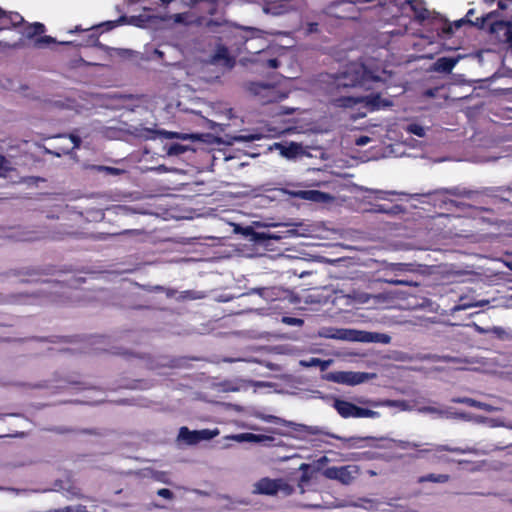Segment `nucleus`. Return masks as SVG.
<instances>
[{"label": "nucleus", "mask_w": 512, "mask_h": 512, "mask_svg": "<svg viewBox=\"0 0 512 512\" xmlns=\"http://www.w3.org/2000/svg\"><path fill=\"white\" fill-rule=\"evenodd\" d=\"M475 13L476 11L474 8H471L467 11L464 17L467 21V25L476 27L478 29H484L489 26L490 33L496 34L497 39L508 44L509 48L512 50V24L503 20H496L492 22L491 20L497 15L496 11L489 12L485 15L473 19Z\"/></svg>", "instance_id": "1"}, {"label": "nucleus", "mask_w": 512, "mask_h": 512, "mask_svg": "<svg viewBox=\"0 0 512 512\" xmlns=\"http://www.w3.org/2000/svg\"><path fill=\"white\" fill-rule=\"evenodd\" d=\"M364 103L369 111H377L382 108L391 107L393 102L389 99H383L380 93H371L362 97L342 96L335 98L333 104L342 108H353L357 104Z\"/></svg>", "instance_id": "2"}, {"label": "nucleus", "mask_w": 512, "mask_h": 512, "mask_svg": "<svg viewBox=\"0 0 512 512\" xmlns=\"http://www.w3.org/2000/svg\"><path fill=\"white\" fill-rule=\"evenodd\" d=\"M293 491V487L282 478L271 479L269 477H263L254 483L252 493L256 495L275 496L280 492L283 496H289Z\"/></svg>", "instance_id": "3"}, {"label": "nucleus", "mask_w": 512, "mask_h": 512, "mask_svg": "<svg viewBox=\"0 0 512 512\" xmlns=\"http://www.w3.org/2000/svg\"><path fill=\"white\" fill-rule=\"evenodd\" d=\"M255 28L237 26L225 33L226 44L230 50L237 56L245 51L248 40L252 39L256 33Z\"/></svg>", "instance_id": "4"}, {"label": "nucleus", "mask_w": 512, "mask_h": 512, "mask_svg": "<svg viewBox=\"0 0 512 512\" xmlns=\"http://www.w3.org/2000/svg\"><path fill=\"white\" fill-rule=\"evenodd\" d=\"M333 407L343 418H378L379 412L359 407L349 401L335 399Z\"/></svg>", "instance_id": "5"}, {"label": "nucleus", "mask_w": 512, "mask_h": 512, "mask_svg": "<svg viewBox=\"0 0 512 512\" xmlns=\"http://www.w3.org/2000/svg\"><path fill=\"white\" fill-rule=\"evenodd\" d=\"M128 134L142 140H155L157 138L174 139L180 138L177 132H170L163 129L144 127L143 125L129 126L127 129Z\"/></svg>", "instance_id": "6"}, {"label": "nucleus", "mask_w": 512, "mask_h": 512, "mask_svg": "<svg viewBox=\"0 0 512 512\" xmlns=\"http://www.w3.org/2000/svg\"><path fill=\"white\" fill-rule=\"evenodd\" d=\"M219 435V430L202 429L190 430L188 427L183 426L179 429L178 438L188 445H196L204 440H211Z\"/></svg>", "instance_id": "7"}, {"label": "nucleus", "mask_w": 512, "mask_h": 512, "mask_svg": "<svg viewBox=\"0 0 512 512\" xmlns=\"http://www.w3.org/2000/svg\"><path fill=\"white\" fill-rule=\"evenodd\" d=\"M237 57L238 56L230 50L227 44L217 43L214 52L210 56V62L232 69L236 65Z\"/></svg>", "instance_id": "8"}, {"label": "nucleus", "mask_w": 512, "mask_h": 512, "mask_svg": "<svg viewBox=\"0 0 512 512\" xmlns=\"http://www.w3.org/2000/svg\"><path fill=\"white\" fill-rule=\"evenodd\" d=\"M357 473L356 466H341V467H328L323 470V476L330 480H337L342 484L348 485L350 484Z\"/></svg>", "instance_id": "9"}, {"label": "nucleus", "mask_w": 512, "mask_h": 512, "mask_svg": "<svg viewBox=\"0 0 512 512\" xmlns=\"http://www.w3.org/2000/svg\"><path fill=\"white\" fill-rule=\"evenodd\" d=\"M489 304V300L480 299L475 292L470 290L465 294H462L458 297V301L455 305H453L449 311L453 315L458 311L466 310L472 307H483Z\"/></svg>", "instance_id": "10"}, {"label": "nucleus", "mask_w": 512, "mask_h": 512, "mask_svg": "<svg viewBox=\"0 0 512 512\" xmlns=\"http://www.w3.org/2000/svg\"><path fill=\"white\" fill-rule=\"evenodd\" d=\"M329 379L336 383L354 386L370 379V375L365 372L340 371L331 373Z\"/></svg>", "instance_id": "11"}, {"label": "nucleus", "mask_w": 512, "mask_h": 512, "mask_svg": "<svg viewBox=\"0 0 512 512\" xmlns=\"http://www.w3.org/2000/svg\"><path fill=\"white\" fill-rule=\"evenodd\" d=\"M100 33L97 31L94 26L88 27L85 29V35L83 36L82 40L79 42H72V41H66V42H60L62 45H75V46H85V47H97L103 51H108L111 48L102 44L99 41Z\"/></svg>", "instance_id": "12"}, {"label": "nucleus", "mask_w": 512, "mask_h": 512, "mask_svg": "<svg viewBox=\"0 0 512 512\" xmlns=\"http://www.w3.org/2000/svg\"><path fill=\"white\" fill-rule=\"evenodd\" d=\"M368 71L364 66L359 67L357 70L352 72H347L343 77L344 81L340 82L339 85L344 87H356V86H364L366 81V76Z\"/></svg>", "instance_id": "13"}, {"label": "nucleus", "mask_w": 512, "mask_h": 512, "mask_svg": "<svg viewBox=\"0 0 512 512\" xmlns=\"http://www.w3.org/2000/svg\"><path fill=\"white\" fill-rule=\"evenodd\" d=\"M292 10L290 0H274L267 2L264 6V12L273 16H280L289 13Z\"/></svg>", "instance_id": "14"}, {"label": "nucleus", "mask_w": 512, "mask_h": 512, "mask_svg": "<svg viewBox=\"0 0 512 512\" xmlns=\"http://www.w3.org/2000/svg\"><path fill=\"white\" fill-rule=\"evenodd\" d=\"M137 21H138V17L132 16L129 18L126 15H122L116 20L105 21L98 25H93V26L97 31H99V29H101V31L99 32L101 34L103 32L111 31L120 25L136 24Z\"/></svg>", "instance_id": "15"}, {"label": "nucleus", "mask_w": 512, "mask_h": 512, "mask_svg": "<svg viewBox=\"0 0 512 512\" xmlns=\"http://www.w3.org/2000/svg\"><path fill=\"white\" fill-rule=\"evenodd\" d=\"M405 5H408L413 12L414 18L423 22L430 16L429 10L425 7V3L422 0H404Z\"/></svg>", "instance_id": "16"}, {"label": "nucleus", "mask_w": 512, "mask_h": 512, "mask_svg": "<svg viewBox=\"0 0 512 512\" xmlns=\"http://www.w3.org/2000/svg\"><path fill=\"white\" fill-rule=\"evenodd\" d=\"M364 403L369 404L372 407H397L402 410L407 407V404L404 400L383 399L376 401H365Z\"/></svg>", "instance_id": "17"}, {"label": "nucleus", "mask_w": 512, "mask_h": 512, "mask_svg": "<svg viewBox=\"0 0 512 512\" xmlns=\"http://www.w3.org/2000/svg\"><path fill=\"white\" fill-rule=\"evenodd\" d=\"M45 32V25L40 22L28 24L23 29V35L28 39H33Z\"/></svg>", "instance_id": "18"}, {"label": "nucleus", "mask_w": 512, "mask_h": 512, "mask_svg": "<svg viewBox=\"0 0 512 512\" xmlns=\"http://www.w3.org/2000/svg\"><path fill=\"white\" fill-rule=\"evenodd\" d=\"M449 480H450V475H448V474L429 473V474L420 476L417 479V483H419V484L426 483V482L447 483Z\"/></svg>", "instance_id": "19"}, {"label": "nucleus", "mask_w": 512, "mask_h": 512, "mask_svg": "<svg viewBox=\"0 0 512 512\" xmlns=\"http://www.w3.org/2000/svg\"><path fill=\"white\" fill-rule=\"evenodd\" d=\"M467 21L465 18H461L459 20L454 21L453 23L448 22L447 20L444 21L442 27H441V34L444 36H450L453 34L454 29H459L463 25H466Z\"/></svg>", "instance_id": "20"}, {"label": "nucleus", "mask_w": 512, "mask_h": 512, "mask_svg": "<svg viewBox=\"0 0 512 512\" xmlns=\"http://www.w3.org/2000/svg\"><path fill=\"white\" fill-rule=\"evenodd\" d=\"M453 403L465 404L469 407L487 410V404L469 397H456L451 400Z\"/></svg>", "instance_id": "21"}, {"label": "nucleus", "mask_w": 512, "mask_h": 512, "mask_svg": "<svg viewBox=\"0 0 512 512\" xmlns=\"http://www.w3.org/2000/svg\"><path fill=\"white\" fill-rule=\"evenodd\" d=\"M300 364L304 367H319L320 370L326 371L330 365V361L322 360L320 358L312 357L309 360H302Z\"/></svg>", "instance_id": "22"}, {"label": "nucleus", "mask_w": 512, "mask_h": 512, "mask_svg": "<svg viewBox=\"0 0 512 512\" xmlns=\"http://www.w3.org/2000/svg\"><path fill=\"white\" fill-rule=\"evenodd\" d=\"M298 196L305 200L318 202L321 201L326 194L318 190H303L298 193Z\"/></svg>", "instance_id": "23"}, {"label": "nucleus", "mask_w": 512, "mask_h": 512, "mask_svg": "<svg viewBox=\"0 0 512 512\" xmlns=\"http://www.w3.org/2000/svg\"><path fill=\"white\" fill-rule=\"evenodd\" d=\"M231 439H234L237 442H261L264 439V436L253 433H241L233 435Z\"/></svg>", "instance_id": "24"}, {"label": "nucleus", "mask_w": 512, "mask_h": 512, "mask_svg": "<svg viewBox=\"0 0 512 512\" xmlns=\"http://www.w3.org/2000/svg\"><path fill=\"white\" fill-rule=\"evenodd\" d=\"M457 60L451 57L439 58L436 62L438 69L444 72H450L456 65Z\"/></svg>", "instance_id": "25"}, {"label": "nucleus", "mask_w": 512, "mask_h": 512, "mask_svg": "<svg viewBox=\"0 0 512 512\" xmlns=\"http://www.w3.org/2000/svg\"><path fill=\"white\" fill-rule=\"evenodd\" d=\"M14 168L11 166L10 161L2 154H0V177L6 178Z\"/></svg>", "instance_id": "26"}, {"label": "nucleus", "mask_w": 512, "mask_h": 512, "mask_svg": "<svg viewBox=\"0 0 512 512\" xmlns=\"http://www.w3.org/2000/svg\"><path fill=\"white\" fill-rule=\"evenodd\" d=\"M188 150L187 146L179 143H172L168 146L167 153L170 156H179Z\"/></svg>", "instance_id": "27"}, {"label": "nucleus", "mask_w": 512, "mask_h": 512, "mask_svg": "<svg viewBox=\"0 0 512 512\" xmlns=\"http://www.w3.org/2000/svg\"><path fill=\"white\" fill-rule=\"evenodd\" d=\"M251 90L255 94H261L262 91H266L267 93H274L275 88L274 86L265 83H252Z\"/></svg>", "instance_id": "28"}, {"label": "nucleus", "mask_w": 512, "mask_h": 512, "mask_svg": "<svg viewBox=\"0 0 512 512\" xmlns=\"http://www.w3.org/2000/svg\"><path fill=\"white\" fill-rule=\"evenodd\" d=\"M56 43V39L51 37V36H48V35H44V36H39L37 37L35 40H34V47L36 48H42L46 45H50V44H54Z\"/></svg>", "instance_id": "29"}, {"label": "nucleus", "mask_w": 512, "mask_h": 512, "mask_svg": "<svg viewBox=\"0 0 512 512\" xmlns=\"http://www.w3.org/2000/svg\"><path fill=\"white\" fill-rule=\"evenodd\" d=\"M300 146L292 142L288 147H283L281 154L287 158L295 157L299 152Z\"/></svg>", "instance_id": "30"}, {"label": "nucleus", "mask_w": 512, "mask_h": 512, "mask_svg": "<svg viewBox=\"0 0 512 512\" xmlns=\"http://www.w3.org/2000/svg\"><path fill=\"white\" fill-rule=\"evenodd\" d=\"M358 333L359 332L356 330L341 329L338 330V335L336 337L339 339L362 340V338L355 336Z\"/></svg>", "instance_id": "31"}, {"label": "nucleus", "mask_w": 512, "mask_h": 512, "mask_svg": "<svg viewBox=\"0 0 512 512\" xmlns=\"http://www.w3.org/2000/svg\"><path fill=\"white\" fill-rule=\"evenodd\" d=\"M8 18L11 27H17L24 23V18L18 12H8Z\"/></svg>", "instance_id": "32"}, {"label": "nucleus", "mask_w": 512, "mask_h": 512, "mask_svg": "<svg viewBox=\"0 0 512 512\" xmlns=\"http://www.w3.org/2000/svg\"><path fill=\"white\" fill-rule=\"evenodd\" d=\"M437 452L447 451L452 453L464 454L467 450L459 448V447H451L449 445H437L434 449Z\"/></svg>", "instance_id": "33"}, {"label": "nucleus", "mask_w": 512, "mask_h": 512, "mask_svg": "<svg viewBox=\"0 0 512 512\" xmlns=\"http://www.w3.org/2000/svg\"><path fill=\"white\" fill-rule=\"evenodd\" d=\"M190 14L187 12L177 13L172 16L173 21L178 24L189 25L192 21L188 20Z\"/></svg>", "instance_id": "34"}, {"label": "nucleus", "mask_w": 512, "mask_h": 512, "mask_svg": "<svg viewBox=\"0 0 512 512\" xmlns=\"http://www.w3.org/2000/svg\"><path fill=\"white\" fill-rule=\"evenodd\" d=\"M228 25L227 20H215V19H209L205 22V27L210 31H215V27H222Z\"/></svg>", "instance_id": "35"}, {"label": "nucleus", "mask_w": 512, "mask_h": 512, "mask_svg": "<svg viewBox=\"0 0 512 512\" xmlns=\"http://www.w3.org/2000/svg\"><path fill=\"white\" fill-rule=\"evenodd\" d=\"M9 22L8 12L0 8V30L12 28Z\"/></svg>", "instance_id": "36"}, {"label": "nucleus", "mask_w": 512, "mask_h": 512, "mask_svg": "<svg viewBox=\"0 0 512 512\" xmlns=\"http://www.w3.org/2000/svg\"><path fill=\"white\" fill-rule=\"evenodd\" d=\"M407 131L418 136V137H424L425 136V129L419 125V124H410L407 128Z\"/></svg>", "instance_id": "37"}, {"label": "nucleus", "mask_w": 512, "mask_h": 512, "mask_svg": "<svg viewBox=\"0 0 512 512\" xmlns=\"http://www.w3.org/2000/svg\"><path fill=\"white\" fill-rule=\"evenodd\" d=\"M157 495L168 500H172L174 498V493L168 488L159 489L157 491Z\"/></svg>", "instance_id": "38"}, {"label": "nucleus", "mask_w": 512, "mask_h": 512, "mask_svg": "<svg viewBox=\"0 0 512 512\" xmlns=\"http://www.w3.org/2000/svg\"><path fill=\"white\" fill-rule=\"evenodd\" d=\"M42 273L38 270H35V269H31V270H27L24 275L26 276H29V277H34V276H38V275H41ZM23 282H37L39 281V279H36V278H29V279H25V280H22Z\"/></svg>", "instance_id": "39"}, {"label": "nucleus", "mask_w": 512, "mask_h": 512, "mask_svg": "<svg viewBox=\"0 0 512 512\" xmlns=\"http://www.w3.org/2000/svg\"><path fill=\"white\" fill-rule=\"evenodd\" d=\"M283 322L294 326H301L304 323L302 319L295 317H283Z\"/></svg>", "instance_id": "40"}, {"label": "nucleus", "mask_w": 512, "mask_h": 512, "mask_svg": "<svg viewBox=\"0 0 512 512\" xmlns=\"http://www.w3.org/2000/svg\"><path fill=\"white\" fill-rule=\"evenodd\" d=\"M76 235H77V233H75V232H56V233H54V234L51 236V238H52L53 240H63V239H65V237H67V236H73V237H75Z\"/></svg>", "instance_id": "41"}, {"label": "nucleus", "mask_w": 512, "mask_h": 512, "mask_svg": "<svg viewBox=\"0 0 512 512\" xmlns=\"http://www.w3.org/2000/svg\"><path fill=\"white\" fill-rule=\"evenodd\" d=\"M379 4L381 6L393 4L402 8L406 2L404 0H379Z\"/></svg>", "instance_id": "42"}, {"label": "nucleus", "mask_w": 512, "mask_h": 512, "mask_svg": "<svg viewBox=\"0 0 512 512\" xmlns=\"http://www.w3.org/2000/svg\"><path fill=\"white\" fill-rule=\"evenodd\" d=\"M490 333L497 336L499 339H503L506 336V331L502 327H492L490 328Z\"/></svg>", "instance_id": "43"}, {"label": "nucleus", "mask_w": 512, "mask_h": 512, "mask_svg": "<svg viewBox=\"0 0 512 512\" xmlns=\"http://www.w3.org/2000/svg\"><path fill=\"white\" fill-rule=\"evenodd\" d=\"M411 264L406 263H394L391 265L392 269L395 271H410Z\"/></svg>", "instance_id": "44"}, {"label": "nucleus", "mask_w": 512, "mask_h": 512, "mask_svg": "<svg viewBox=\"0 0 512 512\" xmlns=\"http://www.w3.org/2000/svg\"><path fill=\"white\" fill-rule=\"evenodd\" d=\"M69 139L73 143V148L78 149L81 146L82 140L78 135L71 133L69 134Z\"/></svg>", "instance_id": "45"}, {"label": "nucleus", "mask_w": 512, "mask_h": 512, "mask_svg": "<svg viewBox=\"0 0 512 512\" xmlns=\"http://www.w3.org/2000/svg\"><path fill=\"white\" fill-rule=\"evenodd\" d=\"M472 327L479 334H490V328H484L478 325L477 323H473Z\"/></svg>", "instance_id": "46"}, {"label": "nucleus", "mask_w": 512, "mask_h": 512, "mask_svg": "<svg viewBox=\"0 0 512 512\" xmlns=\"http://www.w3.org/2000/svg\"><path fill=\"white\" fill-rule=\"evenodd\" d=\"M99 170H105L106 172H108L109 174H112V175H118L121 172V170L118 168L107 167V166H100Z\"/></svg>", "instance_id": "47"}, {"label": "nucleus", "mask_w": 512, "mask_h": 512, "mask_svg": "<svg viewBox=\"0 0 512 512\" xmlns=\"http://www.w3.org/2000/svg\"><path fill=\"white\" fill-rule=\"evenodd\" d=\"M369 142H370V137H368V136H360L355 140V144L357 146H364Z\"/></svg>", "instance_id": "48"}, {"label": "nucleus", "mask_w": 512, "mask_h": 512, "mask_svg": "<svg viewBox=\"0 0 512 512\" xmlns=\"http://www.w3.org/2000/svg\"><path fill=\"white\" fill-rule=\"evenodd\" d=\"M299 427H301V429H297L298 431L305 430L310 434H318L319 433V429L317 427H308L305 425H299Z\"/></svg>", "instance_id": "49"}, {"label": "nucleus", "mask_w": 512, "mask_h": 512, "mask_svg": "<svg viewBox=\"0 0 512 512\" xmlns=\"http://www.w3.org/2000/svg\"><path fill=\"white\" fill-rule=\"evenodd\" d=\"M267 67L269 68H278L279 65H280V61L277 59V58H271V59H268L267 60V63H266Z\"/></svg>", "instance_id": "50"}, {"label": "nucleus", "mask_w": 512, "mask_h": 512, "mask_svg": "<svg viewBox=\"0 0 512 512\" xmlns=\"http://www.w3.org/2000/svg\"><path fill=\"white\" fill-rule=\"evenodd\" d=\"M387 282L389 284H393V285H412L411 282H408L406 280H399V279H391V280H387Z\"/></svg>", "instance_id": "51"}, {"label": "nucleus", "mask_w": 512, "mask_h": 512, "mask_svg": "<svg viewBox=\"0 0 512 512\" xmlns=\"http://www.w3.org/2000/svg\"><path fill=\"white\" fill-rule=\"evenodd\" d=\"M268 421H271V422H274V423H278V422H283L285 425L287 426H291V425H295L294 423L292 422H287L285 420H281L280 418L276 417V416H269V419Z\"/></svg>", "instance_id": "52"}, {"label": "nucleus", "mask_w": 512, "mask_h": 512, "mask_svg": "<svg viewBox=\"0 0 512 512\" xmlns=\"http://www.w3.org/2000/svg\"><path fill=\"white\" fill-rule=\"evenodd\" d=\"M115 355H121V356H135V354L128 352L127 350L118 349L112 352Z\"/></svg>", "instance_id": "53"}, {"label": "nucleus", "mask_w": 512, "mask_h": 512, "mask_svg": "<svg viewBox=\"0 0 512 512\" xmlns=\"http://www.w3.org/2000/svg\"><path fill=\"white\" fill-rule=\"evenodd\" d=\"M509 3H512V0H499L498 8L501 10H505L507 9Z\"/></svg>", "instance_id": "54"}, {"label": "nucleus", "mask_w": 512, "mask_h": 512, "mask_svg": "<svg viewBox=\"0 0 512 512\" xmlns=\"http://www.w3.org/2000/svg\"><path fill=\"white\" fill-rule=\"evenodd\" d=\"M85 29H86V28H82V26H81V25H77V26H75V28H74V29L69 30V33H71V34H73V33H77V32H83V33H85Z\"/></svg>", "instance_id": "55"}, {"label": "nucleus", "mask_w": 512, "mask_h": 512, "mask_svg": "<svg viewBox=\"0 0 512 512\" xmlns=\"http://www.w3.org/2000/svg\"><path fill=\"white\" fill-rule=\"evenodd\" d=\"M118 131L114 128H107L105 131L106 136L112 137L114 136Z\"/></svg>", "instance_id": "56"}, {"label": "nucleus", "mask_w": 512, "mask_h": 512, "mask_svg": "<svg viewBox=\"0 0 512 512\" xmlns=\"http://www.w3.org/2000/svg\"><path fill=\"white\" fill-rule=\"evenodd\" d=\"M318 24L317 23H310L309 24V31L310 32H316L318 30Z\"/></svg>", "instance_id": "57"}, {"label": "nucleus", "mask_w": 512, "mask_h": 512, "mask_svg": "<svg viewBox=\"0 0 512 512\" xmlns=\"http://www.w3.org/2000/svg\"><path fill=\"white\" fill-rule=\"evenodd\" d=\"M185 293L188 294L191 299L198 298L197 296L194 295V292H192V291H186Z\"/></svg>", "instance_id": "58"}, {"label": "nucleus", "mask_w": 512, "mask_h": 512, "mask_svg": "<svg viewBox=\"0 0 512 512\" xmlns=\"http://www.w3.org/2000/svg\"><path fill=\"white\" fill-rule=\"evenodd\" d=\"M161 3L165 6L169 5L171 2H173L174 0H160Z\"/></svg>", "instance_id": "59"}, {"label": "nucleus", "mask_w": 512, "mask_h": 512, "mask_svg": "<svg viewBox=\"0 0 512 512\" xmlns=\"http://www.w3.org/2000/svg\"><path fill=\"white\" fill-rule=\"evenodd\" d=\"M137 1H138V0H127V3H128L129 5H132V4L136 3Z\"/></svg>", "instance_id": "60"}, {"label": "nucleus", "mask_w": 512, "mask_h": 512, "mask_svg": "<svg viewBox=\"0 0 512 512\" xmlns=\"http://www.w3.org/2000/svg\"><path fill=\"white\" fill-rule=\"evenodd\" d=\"M275 99H276L275 97L270 96V97L268 98V101H274Z\"/></svg>", "instance_id": "61"}, {"label": "nucleus", "mask_w": 512, "mask_h": 512, "mask_svg": "<svg viewBox=\"0 0 512 512\" xmlns=\"http://www.w3.org/2000/svg\"><path fill=\"white\" fill-rule=\"evenodd\" d=\"M430 450L428 449H424V450H420L421 453H425V452H429Z\"/></svg>", "instance_id": "62"}]
</instances>
